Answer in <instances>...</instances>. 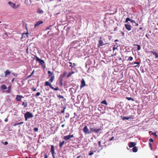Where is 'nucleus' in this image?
Returning <instances> with one entry per match:
<instances>
[{"label": "nucleus", "instance_id": "f257e3e1", "mask_svg": "<svg viewBox=\"0 0 158 158\" xmlns=\"http://www.w3.org/2000/svg\"><path fill=\"white\" fill-rule=\"evenodd\" d=\"M48 74L49 78H50V79L49 80V81L52 83L54 80V76L53 74V73L50 71H48Z\"/></svg>", "mask_w": 158, "mask_h": 158}, {"label": "nucleus", "instance_id": "f03ea898", "mask_svg": "<svg viewBox=\"0 0 158 158\" xmlns=\"http://www.w3.org/2000/svg\"><path fill=\"white\" fill-rule=\"evenodd\" d=\"M50 82L49 81H46L45 83V86H49L51 89L54 90H58L59 89V88L57 87L56 88H54Z\"/></svg>", "mask_w": 158, "mask_h": 158}, {"label": "nucleus", "instance_id": "7ed1b4c3", "mask_svg": "<svg viewBox=\"0 0 158 158\" xmlns=\"http://www.w3.org/2000/svg\"><path fill=\"white\" fill-rule=\"evenodd\" d=\"M24 116L26 121H27L28 118H32L33 117V115L30 112H27L24 114Z\"/></svg>", "mask_w": 158, "mask_h": 158}, {"label": "nucleus", "instance_id": "20e7f679", "mask_svg": "<svg viewBox=\"0 0 158 158\" xmlns=\"http://www.w3.org/2000/svg\"><path fill=\"white\" fill-rule=\"evenodd\" d=\"M51 152L52 157L53 158H56L55 155L56 154L55 152L54 147L53 145H51Z\"/></svg>", "mask_w": 158, "mask_h": 158}, {"label": "nucleus", "instance_id": "39448f33", "mask_svg": "<svg viewBox=\"0 0 158 158\" xmlns=\"http://www.w3.org/2000/svg\"><path fill=\"white\" fill-rule=\"evenodd\" d=\"M90 128L91 131L90 132H94L96 133H97L98 132L102 130L101 127H100L98 129H94L91 127H90Z\"/></svg>", "mask_w": 158, "mask_h": 158}, {"label": "nucleus", "instance_id": "423d86ee", "mask_svg": "<svg viewBox=\"0 0 158 158\" xmlns=\"http://www.w3.org/2000/svg\"><path fill=\"white\" fill-rule=\"evenodd\" d=\"M35 57L36 60L40 64H41V65H43L44 64H45V62L43 60L40 59L38 57H37V56H36Z\"/></svg>", "mask_w": 158, "mask_h": 158}, {"label": "nucleus", "instance_id": "0eeeda50", "mask_svg": "<svg viewBox=\"0 0 158 158\" xmlns=\"http://www.w3.org/2000/svg\"><path fill=\"white\" fill-rule=\"evenodd\" d=\"M24 97L22 95H17L16 96L15 99L17 102H21L22 98H23Z\"/></svg>", "mask_w": 158, "mask_h": 158}, {"label": "nucleus", "instance_id": "6e6552de", "mask_svg": "<svg viewBox=\"0 0 158 158\" xmlns=\"http://www.w3.org/2000/svg\"><path fill=\"white\" fill-rule=\"evenodd\" d=\"M83 131L84 132V133L86 134H89L91 132L89 131L87 127V126H85V127L83 128Z\"/></svg>", "mask_w": 158, "mask_h": 158}, {"label": "nucleus", "instance_id": "1a4fd4ad", "mask_svg": "<svg viewBox=\"0 0 158 158\" xmlns=\"http://www.w3.org/2000/svg\"><path fill=\"white\" fill-rule=\"evenodd\" d=\"M74 137L73 135H68L66 136H64V139L66 140H68L69 139L71 138H73Z\"/></svg>", "mask_w": 158, "mask_h": 158}, {"label": "nucleus", "instance_id": "9d476101", "mask_svg": "<svg viewBox=\"0 0 158 158\" xmlns=\"http://www.w3.org/2000/svg\"><path fill=\"white\" fill-rule=\"evenodd\" d=\"M125 27L128 31H130L131 29V26L130 24H125Z\"/></svg>", "mask_w": 158, "mask_h": 158}, {"label": "nucleus", "instance_id": "9b49d317", "mask_svg": "<svg viewBox=\"0 0 158 158\" xmlns=\"http://www.w3.org/2000/svg\"><path fill=\"white\" fill-rule=\"evenodd\" d=\"M44 23V22L42 21H37L35 24L34 25V27L35 28L37 27L39 25L41 24Z\"/></svg>", "mask_w": 158, "mask_h": 158}, {"label": "nucleus", "instance_id": "f8f14e48", "mask_svg": "<svg viewBox=\"0 0 158 158\" xmlns=\"http://www.w3.org/2000/svg\"><path fill=\"white\" fill-rule=\"evenodd\" d=\"M128 145L130 148H132L136 145V143L133 142H131L128 143Z\"/></svg>", "mask_w": 158, "mask_h": 158}, {"label": "nucleus", "instance_id": "ddd939ff", "mask_svg": "<svg viewBox=\"0 0 158 158\" xmlns=\"http://www.w3.org/2000/svg\"><path fill=\"white\" fill-rule=\"evenodd\" d=\"M133 115H131L129 117H122V118L123 120H128L130 118H132V119H133Z\"/></svg>", "mask_w": 158, "mask_h": 158}, {"label": "nucleus", "instance_id": "4468645a", "mask_svg": "<svg viewBox=\"0 0 158 158\" xmlns=\"http://www.w3.org/2000/svg\"><path fill=\"white\" fill-rule=\"evenodd\" d=\"M85 85V82L84 79H82L81 81V85L80 86L81 88H82Z\"/></svg>", "mask_w": 158, "mask_h": 158}, {"label": "nucleus", "instance_id": "2eb2a0df", "mask_svg": "<svg viewBox=\"0 0 158 158\" xmlns=\"http://www.w3.org/2000/svg\"><path fill=\"white\" fill-rule=\"evenodd\" d=\"M150 53L155 56L156 58H158V53L154 51H151Z\"/></svg>", "mask_w": 158, "mask_h": 158}, {"label": "nucleus", "instance_id": "dca6fc26", "mask_svg": "<svg viewBox=\"0 0 158 158\" xmlns=\"http://www.w3.org/2000/svg\"><path fill=\"white\" fill-rule=\"evenodd\" d=\"M8 4L9 5H10V6L13 8L16 9L15 4V3H12L11 2H8Z\"/></svg>", "mask_w": 158, "mask_h": 158}, {"label": "nucleus", "instance_id": "f3484780", "mask_svg": "<svg viewBox=\"0 0 158 158\" xmlns=\"http://www.w3.org/2000/svg\"><path fill=\"white\" fill-rule=\"evenodd\" d=\"M102 37H101L100 38V40H99V44L98 46H101L104 44H103V42L102 40Z\"/></svg>", "mask_w": 158, "mask_h": 158}, {"label": "nucleus", "instance_id": "a211bd4d", "mask_svg": "<svg viewBox=\"0 0 158 158\" xmlns=\"http://www.w3.org/2000/svg\"><path fill=\"white\" fill-rule=\"evenodd\" d=\"M28 32L26 33H24L22 34V35L21 39H23L24 38H25V35H26L27 38L28 37Z\"/></svg>", "mask_w": 158, "mask_h": 158}, {"label": "nucleus", "instance_id": "6ab92c4d", "mask_svg": "<svg viewBox=\"0 0 158 158\" xmlns=\"http://www.w3.org/2000/svg\"><path fill=\"white\" fill-rule=\"evenodd\" d=\"M127 57L128 58L127 60V61H131L133 60V57H132L131 56H129L128 57L127 56H126L125 57V58H126Z\"/></svg>", "mask_w": 158, "mask_h": 158}, {"label": "nucleus", "instance_id": "aec40b11", "mask_svg": "<svg viewBox=\"0 0 158 158\" xmlns=\"http://www.w3.org/2000/svg\"><path fill=\"white\" fill-rule=\"evenodd\" d=\"M132 150H133V152H137L138 151L137 148L135 146L133 147V148H132Z\"/></svg>", "mask_w": 158, "mask_h": 158}, {"label": "nucleus", "instance_id": "412c9836", "mask_svg": "<svg viewBox=\"0 0 158 158\" xmlns=\"http://www.w3.org/2000/svg\"><path fill=\"white\" fill-rule=\"evenodd\" d=\"M37 12L39 14H42L44 13V11L40 8H38L37 10Z\"/></svg>", "mask_w": 158, "mask_h": 158}, {"label": "nucleus", "instance_id": "4be33fe9", "mask_svg": "<svg viewBox=\"0 0 158 158\" xmlns=\"http://www.w3.org/2000/svg\"><path fill=\"white\" fill-rule=\"evenodd\" d=\"M64 143V140L62 141V142H60L59 143V147L60 148H61Z\"/></svg>", "mask_w": 158, "mask_h": 158}, {"label": "nucleus", "instance_id": "5701e85b", "mask_svg": "<svg viewBox=\"0 0 158 158\" xmlns=\"http://www.w3.org/2000/svg\"><path fill=\"white\" fill-rule=\"evenodd\" d=\"M22 106H23L24 107H26L27 106V102H23L22 104Z\"/></svg>", "mask_w": 158, "mask_h": 158}, {"label": "nucleus", "instance_id": "b1692460", "mask_svg": "<svg viewBox=\"0 0 158 158\" xmlns=\"http://www.w3.org/2000/svg\"><path fill=\"white\" fill-rule=\"evenodd\" d=\"M75 73V72L74 71H71L69 72L68 74L67 75V77H69L71 76L73 74Z\"/></svg>", "mask_w": 158, "mask_h": 158}, {"label": "nucleus", "instance_id": "393cba45", "mask_svg": "<svg viewBox=\"0 0 158 158\" xmlns=\"http://www.w3.org/2000/svg\"><path fill=\"white\" fill-rule=\"evenodd\" d=\"M101 103L104 104L106 105H108V103L106 100H103V101L101 102Z\"/></svg>", "mask_w": 158, "mask_h": 158}, {"label": "nucleus", "instance_id": "a878e982", "mask_svg": "<svg viewBox=\"0 0 158 158\" xmlns=\"http://www.w3.org/2000/svg\"><path fill=\"white\" fill-rule=\"evenodd\" d=\"M5 76L6 77L7 76V75L9 74L10 73V71H9V70H7L6 72H5Z\"/></svg>", "mask_w": 158, "mask_h": 158}, {"label": "nucleus", "instance_id": "bb28decb", "mask_svg": "<svg viewBox=\"0 0 158 158\" xmlns=\"http://www.w3.org/2000/svg\"><path fill=\"white\" fill-rule=\"evenodd\" d=\"M1 89H6V85H2L1 86Z\"/></svg>", "mask_w": 158, "mask_h": 158}, {"label": "nucleus", "instance_id": "cd10ccee", "mask_svg": "<svg viewBox=\"0 0 158 158\" xmlns=\"http://www.w3.org/2000/svg\"><path fill=\"white\" fill-rule=\"evenodd\" d=\"M134 46H137V50H139L140 49V45H138V44H134Z\"/></svg>", "mask_w": 158, "mask_h": 158}, {"label": "nucleus", "instance_id": "c85d7f7f", "mask_svg": "<svg viewBox=\"0 0 158 158\" xmlns=\"http://www.w3.org/2000/svg\"><path fill=\"white\" fill-rule=\"evenodd\" d=\"M67 74V73L66 72H64L63 73V74L61 75L62 77H65L66 75Z\"/></svg>", "mask_w": 158, "mask_h": 158}, {"label": "nucleus", "instance_id": "c756f323", "mask_svg": "<svg viewBox=\"0 0 158 158\" xmlns=\"http://www.w3.org/2000/svg\"><path fill=\"white\" fill-rule=\"evenodd\" d=\"M60 84L61 86L63 85V80L62 79L60 80Z\"/></svg>", "mask_w": 158, "mask_h": 158}, {"label": "nucleus", "instance_id": "7c9ffc66", "mask_svg": "<svg viewBox=\"0 0 158 158\" xmlns=\"http://www.w3.org/2000/svg\"><path fill=\"white\" fill-rule=\"evenodd\" d=\"M93 154H94V151H90L89 154V156H91L93 155Z\"/></svg>", "mask_w": 158, "mask_h": 158}, {"label": "nucleus", "instance_id": "2f4dec72", "mask_svg": "<svg viewBox=\"0 0 158 158\" xmlns=\"http://www.w3.org/2000/svg\"><path fill=\"white\" fill-rule=\"evenodd\" d=\"M131 20V19L130 18H127L126 19L125 22V23H127V22L129 21H130Z\"/></svg>", "mask_w": 158, "mask_h": 158}, {"label": "nucleus", "instance_id": "473e14b6", "mask_svg": "<svg viewBox=\"0 0 158 158\" xmlns=\"http://www.w3.org/2000/svg\"><path fill=\"white\" fill-rule=\"evenodd\" d=\"M126 98L128 100H132L133 101V99L131 97H126Z\"/></svg>", "mask_w": 158, "mask_h": 158}, {"label": "nucleus", "instance_id": "72a5a7b5", "mask_svg": "<svg viewBox=\"0 0 158 158\" xmlns=\"http://www.w3.org/2000/svg\"><path fill=\"white\" fill-rule=\"evenodd\" d=\"M111 90L112 91L115 92L117 91V89L115 88H112L111 89Z\"/></svg>", "mask_w": 158, "mask_h": 158}, {"label": "nucleus", "instance_id": "f704fd0d", "mask_svg": "<svg viewBox=\"0 0 158 158\" xmlns=\"http://www.w3.org/2000/svg\"><path fill=\"white\" fill-rule=\"evenodd\" d=\"M31 89L34 91H36V88H35V87H33Z\"/></svg>", "mask_w": 158, "mask_h": 158}, {"label": "nucleus", "instance_id": "c9c22d12", "mask_svg": "<svg viewBox=\"0 0 158 158\" xmlns=\"http://www.w3.org/2000/svg\"><path fill=\"white\" fill-rule=\"evenodd\" d=\"M149 146L151 150H152V144L151 143H149Z\"/></svg>", "mask_w": 158, "mask_h": 158}, {"label": "nucleus", "instance_id": "e433bc0d", "mask_svg": "<svg viewBox=\"0 0 158 158\" xmlns=\"http://www.w3.org/2000/svg\"><path fill=\"white\" fill-rule=\"evenodd\" d=\"M40 95V92L37 93L35 95L36 98H37L38 96Z\"/></svg>", "mask_w": 158, "mask_h": 158}, {"label": "nucleus", "instance_id": "4c0bfd02", "mask_svg": "<svg viewBox=\"0 0 158 158\" xmlns=\"http://www.w3.org/2000/svg\"><path fill=\"white\" fill-rule=\"evenodd\" d=\"M38 129L37 128L35 127V128H34V131H35V132H37L38 131Z\"/></svg>", "mask_w": 158, "mask_h": 158}, {"label": "nucleus", "instance_id": "58836bf2", "mask_svg": "<svg viewBox=\"0 0 158 158\" xmlns=\"http://www.w3.org/2000/svg\"><path fill=\"white\" fill-rule=\"evenodd\" d=\"M57 97L58 98H63L64 97L60 95H58Z\"/></svg>", "mask_w": 158, "mask_h": 158}, {"label": "nucleus", "instance_id": "ea45409f", "mask_svg": "<svg viewBox=\"0 0 158 158\" xmlns=\"http://www.w3.org/2000/svg\"><path fill=\"white\" fill-rule=\"evenodd\" d=\"M149 141H150V142L151 143V142H153V139H149Z\"/></svg>", "mask_w": 158, "mask_h": 158}, {"label": "nucleus", "instance_id": "a19ab883", "mask_svg": "<svg viewBox=\"0 0 158 158\" xmlns=\"http://www.w3.org/2000/svg\"><path fill=\"white\" fill-rule=\"evenodd\" d=\"M152 135H154L156 137H157V136L156 134V133H152Z\"/></svg>", "mask_w": 158, "mask_h": 158}, {"label": "nucleus", "instance_id": "79ce46f5", "mask_svg": "<svg viewBox=\"0 0 158 158\" xmlns=\"http://www.w3.org/2000/svg\"><path fill=\"white\" fill-rule=\"evenodd\" d=\"M114 138V137L113 136L111 138H110L109 139V141H111V140H113Z\"/></svg>", "mask_w": 158, "mask_h": 158}, {"label": "nucleus", "instance_id": "37998d69", "mask_svg": "<svg viewBox=\"0 0 158 158\" xmlns=\"http://www.w3.org/2000/svg\"><path fill=\"white\" fill-rule=\"evenodd\" d=\"M66 109V107H64V108L63 109V110H62L61 111V113H64V111Z\"/></svg>", "mask_w": 158, "mask_h": 158}, {"label": "nucleus", "instance_id": "c03bdc74", "mask_svg": "<svg viewBox=\"0 0 158 158\" xmlns=\"http://www.w3.org/2000/svg\"><path fill=\"white\" fill-rule=\"evenodd\" d=\"M26 52L27 53V54L29 53L28 48V47H27L26 49Z\"/></svg>", "mask_w": 158, "mask_h": 158}, {"label": "nucleus", "instance_id": "a18cd8bd", "mask_svg": "<svg viewBox=\"0 0 158 158\" xmlns=\"http://www.w3.org/2000/svg\"><path fill=\"white\" fill-rule=\"evenodd\" d=\"M98 143L99 146L100 147H101V141H98Z\"/></svg>", "mask_w": 158, "mask_h": 158}, {"label": "nucleus", "instance_id": "49530a36", "mask_svg": "<svg viewBox=\"0 0 158 158\" xmlns=\"http://www.w3.org/2000/svg\"><path fill=\"white\" fill-rule=\"evenodd\" d=\"M32 75H31V74L30 75H29V76H28L27 78H26V79H27L28 78H29L30 77H31V76Z\"/></svg>", "mask_w": 158, "mask_h": 158}, {"label": "nucleus", "instance_id": "de8ad7c7", "mask_svg": "<svg viewBox=\"0 0 158 158\" xmlns=\"http://www.w3.org/2000/svg\"><path fill=\"white\" fill-rule=\"evenodd\" d=\"M20 6V4L18 5L17 6L15 5L16 9L17 8H18V7H19Z\"/></svg>", "mask_w": 158, "mask_h": 158}, {"label": "nucleus", "instance_id": "09e8293b", "mask_svg": "<svg viewBox=\"0 0 158 158\" xmlns=\"http://www.w3.org/2000/svg\"><path fill=\"white\" fill-rule=\"evenodd\" d=\"M140 64L139 62H135L134 63V64Z\"/></svg>", "mask_w": 158, "mask_h": 158}, {"label": "nucleus", "instance_id": "8fccbe9b", "mask_svg": "<svg viewBox=\"0 0 158 158\" xmlns=\"http://www.w3.org/2000/svg\"><path fill=\"white\" fill-rule=\"evenodd\" d=\"M130 22H131V23H135V22L134 20H131H131Z\"/></svg>", "mask_w": 158, "mask_h": 158}, {"label": "nucleus", "instance_id": "3c124183", "mask_svg": "<svg viewBox=\"0 0 158 158\" xmlns=\"http://www.w3.org/2000/svg\"><path fill=\"white\" fill-rule=\"evenodd\" d=\"M44 158H48V156H47V154H46L45 155Z\"/></svg>", "mask_w": 158, "mask_h": 158}, {"label": "nucleus", "instance_id": "603ef678", "mask_svg": "<svg viewBox=\"0 0 158 158\" xmlns=\"http://www.w3.org/2000/svg\"><path fill=\"white\" fill-rule=\"evenodd\" d=\"M121 33L122 34V35L123 36H124V33L123 32L121 31Z\"/></svg>", "mask_w": 158, "mask_h": 158}, {"label": "nucleus", "instance_id": "864d4df0", "mask_svg": "<svg viewBox=\"0 0 158 158\" xmlns=\"http://www.w3.org/2000/svg\"><path fill=\"white\" fill-rule=\"evenodd\" d=\"M34 72H35V71H34V70H33L31 74L32 76V75L34 73Z\"/></svg>", "mask_w": 158, "mask_h": 158}, {"label": "nucleus", "instance_id": "5fc2aeb1", "mask_svg": "<svg viewBox=\"0 0 158 158\" xmlns=\"http://www.w3.org/2000/svg\"><path fill=\"white\" fill-rule=\"evenodd\" d=\"M69 63L70 64V65H69L70 66H73L72 65V63L71 62H69Z\"/></svg>", "mask_w": 158, "mask_h": 158}, {"label": "nucleus", "instance_id": "6e6d98bb", "mask_svg": "<svg viewBox=\"0 0 158 158\" xmlns=\"http://www.w3.org/2000/svg\"><path fill=\"white\" fill-rule=\"evenodd\" d=\"M8 143L7 142H5L4 143V144L5 145H6L8 144Z\"/></svg>", "mask_w": 158, "mask_h": 158}, {"label": "nucleus", "instance_id": "4d7b16f0", "mask_svg": "<svg viewBox=\"0 0 158 158\" xmlns=\"http://www.w3.org/2000/svg\"><path fill=\"white\" fill-rule=\"evenodd\" d=\"M19 124H20L19 123H17L15 124L14 125V126H16V125H19Z\"/></svg>", "mask_w": 158, "mask_h": 158}, {"label": "nucleus", "instance_id": "13d9d810", "mask_svg": "<svg viewBox=\"0 0 158 158\" xmlns=\"http://www.w3.org/2000/svg\"><path fill=\"white\" fill-rule=\"evenodd\" d=\"M14 79H15V78H14L12 80H11V82H12V83H13L14 81Z\"/></svg>", "mask_w": 158, "mask_h": 158}, {"label": "nucleus", "instance_id": "bf43d9fd", "mask_svg": "<svg viewBox=\"0 0 158 158\" xmlns=\"http://www.w3.org/2000/svg\"><path fill=\"white\" fill-rule=\"evenodd\" d=\"M81 157V155H79L77 157H76V158H80Z\"/></svg>", "mask_w": 158, "mask_h": 158}, {"label": "nucleus", "instance_id": "052dcab7", "mask_svg": "<svg viewBox=\"0 0 158 158\" xmlns=\"http://www.w3.org/2000/svg\"><path fill=\"white\" fill-rule=\"evenodd\" d=\"M64 124H63L61 125V127H64Z\"/></svg>", "mask_w": 158, "mask_h": 158}, {"label": "nucleus", "instance_id": "680f3d73", "mask_svg": "<svg viewBox=\"0 0 158 158\" xmlns=\"http://www.w3.org/2000/svg\"><path fill=\"white\" fill-rule=\"evenodd\" d=\"M8 119L6 118L5 120V121L6 122L7 121H8Z\"/></svg>", "mask_w": 158, "mask_h": 158}, {"label": "nucleus", "instance_id": "e2e57ef3", "mask_svg": "<svg viewBox=\"0 0 158 158\" xmlns=\"http://www.w3.org/2000/svg\"><path fill=\"white\" fill-rule=\"evenodd\" d=\"M23 123V122H21L19 123H20V124H22Z\"/></svg>", "mask_w": 158, "mask_h": 158}, {"label": "nucleus", "instance_id": "0e129e2a", "mask_svg": "<svg viewBox=\"0 0 158 158\" xmlns=\"http://www.w3.org/2000/svg\"><path fill=\"white\" fill-rule=\"evenodd\" d=\"M136 24V26H138L139 25V24L138 23H135Z\"/></svg>", "mask_w": 158, "mask_h": 158}, {"label": "nucleus", "instance_id": "69168bd1", "mask_svg": "<svg viewBox=\"0 0 158 158\" xmlns=\"http://www.w3.org/2000/svg\"><path fill=\"white\" fill-rule=\"evenodd\" d=\"M75 65H76L75 64V63H73V66H75Z\"/></svg>", "mask_w": 158, "mask_h": 158}, {"label": "nucleus", "instance_id": "338daca9", "mask_svg": "<svg viewBox=\"0 0 158 158\" xmlns=\"http://www.w3.org/2000/svg\"><path fill=\"white\" fill-rule=\"evenodd\" d=\"M28 2V0H25V3L26 4V2Z\"/></svg>", "mask_w": 158, "mask_h": 158}, {"label": "nucleus", "instance_id": "774afa93", "mask_svg": "<svg viewBox=\"0 0 158 158\" xmlns=\"http://www.w3.org/2000/svg\"><path fill=\"white\" fill-rule=\"evenodd\" d=\"M142 27H140V28H139V29H140V30H142Z\"/></svg>", "mask_w": 158, "mask_h": 158}]
</instances>
